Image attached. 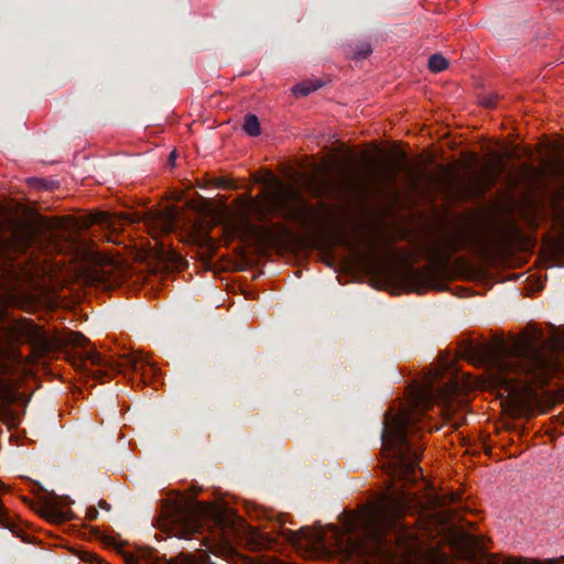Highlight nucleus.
Masks as SVG:
<instances>
[{
  "label": "nucleus",
  "mask_w": 564,
  "mask_h": 564,
  "mask_svg": "<svg viewBox=\"0 0 564 564\" xmlns=\"http://www.w3.org/2000/svg\"><path fill=\"white\" fill-rule=\"evenodd\" d=\"M178 558H182V564H192V556L181 554Z\"/></svg>",
  "instance_id": "obj_20"
},
{
  "label": "nucleus",
  "mask_w": 564,
  "mask_h": 564,
  "mask_svg": "<svg viewBox=\"0 0 564 564\" xmlns=\"http://www.w3.org/2000/svg\"><path fill=\"white\" fill-rule=\"evenodd\" d=\"M429 393L427 392H417V395H416V400H415V405H414V412H419V406L420 404H424L429 401Z\"/></svg>",
  "instance_id": "obj_16"
},
{
  "label": "nucleus",
  "mask_w": 564,
  "mask_h": 564,
  "mask_svg": "<svg viewBox=\"0 0 564 564\" xmlns=\"http://www.w3.org/2000/svg\"><path fill=\"white\" fill-rule=\"evenodd\" d=\"M17 395L12 388L4 381H0V415L11 414L9 406L15 401Z\"/></svg>",
  "instance_id": "obj_9"
},
{
  "label": "nucleus",
  "mask_w": 564,
  "mask_h": 564,
  "mask_svg": "<svg viewBox=\"0 0 564 564\" xmlns=\"http://www.w3.org/2000/svg\"><path fill=\"white\" fill-rule=\"evenodd\" d=\"M557 174L560 177L564 178V165H561L557 170Z\"/></svg>",
  "instance_id": "obj_22"
},
{
  "label": "nucleus",
  "mask_w": 564,
  "mask_h": 564,
  "mask_svg": "<svg viewBox=\"0 0 564 564\" xmlns=\"http://www.w3.org/2000/svg\"><path fill=\"white\" fill-rule=\"evenodd\" d=\"M415 413L402 410L384 414L381 431L382 470L389 476L391 491L361 519L362 539L360 551L368 556L389 558L400 564H431L435 550L427 547L413 532L404 528L399 519L410 509L411 494L397 489V480L415 482L422 477L419 466L423 446L419 442Z\"/></svg>",
  "instance_id": "obj_1"
},
{
  "label": "nucleus",
  "mask_w": 564,
  "mask_h": 564,
  "mask_svg": "<svg viewBox=\"0 0 564 564\" xmlns=\"http://www.w3.org/2000/svg\"><path fill=\"white\" fill-rule=\"evenodd\" d=\"M482 105L487 108H494L496 106V100L492 97H488L482 100Z\"/></svg>",
  "instance_id": "obj_19"
},
{
  "label": "nucleus",
  "mask_w": 564,
  "mask_h": 564,
  "mask_svg": "<svg viewBox=\"0 0 564 564\" xmlns=\"http://www.w3.org/2000/svg\"><path fill=\"white\" fill-rule=\"evenodd\" d=\"M272 208L284 220L307 227L315 216V208L293 186L281 184L272 195Z\"/></svg>",
  "instance_id": "obj_5"
},
{
  "label": "nucleus",
  "mask_w": 564,
  "mask_h": 564,
  "mask_svg": "<svg viewBox=\"0 0 564 564\" xmlns=\"http://www.w3.org/2000/svg\"><path fill=\"white\" fill-rule=\"evenodd\" d=\"M288 539L294 545H299L304 540L310 546H324L325 536L321 532H313L310 528H301L297 532L289 530Z\"/></svg>",
  "instance_id": "obj_7"
},
{
  "label": "nucleus",
  "mask_w": 564,
  "mask_h": 564,
  "mask_svg": "<svg viewBox=\"0 0 564 564\" xmlns=\"http://www.w3.org/2000/svg\"><path fill=\"white\" fill-rule=\"evenodd\" d=\"M243 130L251 137H257L260 134V123L256 115L248 113L245 116Z\"/></svg>",
  "instance_id": "obj_12"
},
{
  "label": "nucleus",
  "mask_w": 564,
  "mask_h": 564,
  "mask_svg": "<svg viewBox=\"0 0 564 564\" xmlns=\"http://www.w3.org/2000/svg\"><path fill=\"white\" fill-rule=\"evenodd\" d=\"M447 67V61L440 54H433L429 58V68L434 73H440Z\"/></svg>",
  "instance_id": "obj_13"
},
{
  "label": "nucleus",
  "mask_w": 564,
  "mask_h": 564,
  "mask_svg": "<svg viewBox=\"0 0 564 564\" xmlns=\"http://www.w3.org/2000/svg\"><path fill=\"white\" fill-rule=\"evenodd\" d=\"M98 506L104 510H110V505L105 500H99Z\"/></svg>",
  "instance_id": "obj_21"
},
{
  "label": "nucleus",
  "mask_w": 564,
  "mask_h": 564,
  "mask_svg": "<svg viewBox=\"0 0 564 564\" xmlns=\"http://www.w3.org/2000/svg\"><path fill=\"white\" fill-rule=\"evenodd\" d=\"M64 341L73 349H84L83 351L68 352L70 364L99 380L111 377L113 373L122 372L126 369L134 372L142 371L145 366L150 365L142 355L134 352L124 355L121 361H116L104 357L96 349L86 350L85 347L89 344V339L77 332H70Z\"/></svg>",
  "instance_id": "obj_3"
},
{
  "label": "nucleus",
  "mask_w": 564,
  "mask_h": 564,
  "mask_svg": "<svg viewBox=\"0 0 564 564\" xmlns=\"http://www.w3.org/2000/svg\"><path fill=\"white\" fill-rule=\"evenodd\" d=\"M503 564H564V556H561L558 558H550L545 561H525V560H514L509 558Z\"/></svg>",
  "instance_id": "obj_14"
},
{
  "label": "nucleus",
  "mask_w": 564,
  "mask_h": 564,
  "mask_svg": "<svg viewBox=\"0 0 564 564\" xmlns=\"http://www.w3.org/2000/svg\"><path fill=\"white\" fill-rule=\"evenodd\" d=\"M23 501H24L26 505H29L31 508H34V503H33V501H31L30 499L24 498V499H23Z\"/></svg>",
  "instance_id": "obj_23"
},
{
  "label": "nucleus",
  "mask_w": 564,
  "mask_h": 564,
  "mask_svg": "<svg viewBox=\"0 0 564 564\" xmlns=\"http://www.w3.org/2000/svg\"><path fill=\"white\" fill-rule=\"evenodd\" d=\"M399 164L397 166L383 167L375 175V182L387 188H394L397 185L399 173H404L406 181L416 183L419 181L417 173L410 166L408 156L404 152H398Z\"/></svg>",
  "instance_id": "obj_6"
},
{
  "label": "nucleus",
  "mask_w": 564,
  "mask_h": 564,
  "mask_svg": "<svg viewBox=\"0 0 564 564\" xmlns=\"http://www.w3.org/2000/svg\"><path fill=\"white\" fill-rule=\"evenodd\" d=\"M372 52L370 44L362 43L355 51V58L361 59L368 57Z\"/></svg>",
  "instance_id": "obj_15"
},
{
  "label": "nucleus",
  "mask_w": 564,
  "mask_h": 564,
  "mask_svg": "<svg viewBox=\"0 0 564 564\" xmlns=\"http://www.w3.org/2000/svg\"><path fill=\"white\" fill-rule=\"evenodd\" d=\"M95 221L99 224L109 225L110 224V215L108 213H100L97 215Z\"/></svg>",
  "instance_id": "obj_17"
},
{
  "label": "nucleus",
  "mask_w": 564,
  "mask_h": 564,
  "mask_svg": "<svg viewBox=\"0 0 564 564\" xmlns=\"http://www.w3.org/2000/svg\"><path fill=\"white\" fill-rule=\"evenodd\" d=\"M162 518L167 525L173 527L176 536L188 538L200 532L204 521L214 518V508L196 499L182 497L178 501L166 503Z\"/></svg>",
  "instance_id": "obj_4"
},
{
  "label": "nucleus",
  "mask_w": 564,
  "mask_h": 564,
  "mask_svg": "<svg viewBox=\"0 0 564 564\" xmlns=\"http://www.w3.org/2000/svg\"><path fill=\"white\" fill-rule=\"evenodd\" d=\"M553 343L539 328H528L510 340L494 344L492 368L498 386L509 394H519L532 386H543L554 371Z\"/></svg>",
  "instance_id": "obj_2"
},
{
  "label": "nucleus",
  "mask_w": 564,
  "mask_h": 564,
  "mask_svg": "<svg viewBox=\"0 0 564 564\" xmlns=\"http://www.w3.org/2000/svg\"><path fill=\"white\" fill-rule=\"evenodd\" d=\"M98 516H99V512H98V510L95 507L87 508L86 517L90 521H95L98 518Z\"/></svg>",
  "instance_id": "obj_18"
},
{
  "label": "nucleus",
  "mask_w": 564,
  "mask_h": 564,
  "mask_svg": "<svg viewBox=\"0 0 564 564\" xmlns=\"http://www.w3.org/2000/svg\"><path fill=\"white\" fill-rule=\"evenodd\" d=\"M126 564H177L176 561H161V558L152 552L142 556L141 561L137 560L128 553H123Z\"/></svg>",
  "instance_id": "obj_10"
},
{
  "label": "nucleus",
  "mask_w": 564,
  "mask_h": 564,
  "mask_svg": "<svg viewBox=\"0 0 564 564\" xmlns=\"http://www.w3.org/2000/svg\"><path fill=\"white\" fill-rule=\"evenodd\" d=\"M322 86V83L319 80L316 82H304L301 84H297L293 87L292 91L297 97H304L310 95L311 93L317 90Z\"/></svg>",
  "instance_id": "obj_11"
},
{
  "label": "nucleus",
  "mask_w": 564,
  "mask_h": 564,
  "mask_svg": "<svg viewBox=\"0 0 564 564\" xmlns=\"http://www.w3.org/2000/svg\"><path fill=\"white\" fill-rule=\"evenodd\" d=\"M57 496H54L51 501L44 503L43 510L40 511L42 517L51 521H64L67 519L66 513L62 510Z\"/></svg>",
  "instance_id": "obj_8"
}]
</instances>
